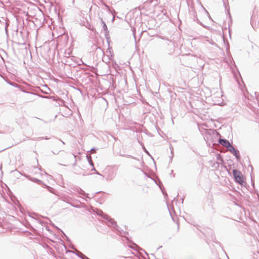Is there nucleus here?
I'll use <instances>...</instances> for the list:
<instances>
[{
  "instance_id": "obj_1",
  "label": "nucleus",
  "mask_w": 259,
  "mask_h": 259,
  "mask_svg": "<svg viewBox=\"0 0 259 259\" xmlns=\"http://www.w3.org/2000/svg\"><path fill=\"white\" fill-rule=\"evenodd\" d=\"M233 175L235 182L240 185H242L244 182L243 176L241 172L238 169H234L233 170Z\"/></svg>"
},
{
  "instance_id": "obj_2",
  "label": "nucleus",
  "mask_w": 259,
  "mask_h": 259,
  "mask_svg": "<svg viewBox=\"0 0 259 259\" xmlns=\"http://www.w3.org/2000/svg\"><path fill=\"white\" fill-rule=\"evenodd\" d=\"M100 215L107 221L108 223H109V225H110L113 228H116L117 227L116 222H115L113 219L111 218L107 214H105L102 210L100 211Z\"/></svg>"
},
{
  "instance_id": "obj_3",
  "label": "nucleus",
  "mask_w": 259,
  "mask_h": 259,
  "mask_svg": "<svg viewBox=\"0 0 259 259\" xmlns=\"http://www.w3.org/2000/svg\"><path fill=\"white\" fill-rule=\"evenodd\" d=\"M116 173L114 170L110 169L107 171L106 174V180L108 181H112L114 179V178L116 176Z\"/></svg>"
},
{
  "instance_id": "obj_4",
  "label": "nucleus",
  "mask_w": 259,
  "mask_h": 259,
  "mask_svg": "<svg viewBox=\"0 0 259 259\" xmlns=\"http://www.w3.org/2000/svg\"><path fill=\"white\" fill-rule=\"evenodd\" d=\"M228 150L235 156L237 161L240 160V155L239 151L236 149L233 145Z\"/></svg>"
},
{
  "instance_id": "obj_5",
  "label": "nucleus",
  "mask_w": 259,
  "mask_h": 259,
  "mask_svg": "<svg viewBox=\"0 0 259 259\" xmlns=\"http://www.w3.org/2000/svg\"><path fill=\"white\" fill-rule=\"evenodd\" d=\"M219 143L221 145L227 148L228 150L230 147L232 146V145L229 142V141L225 139L220 138L219 140Z\"/></svg>"
},
{
  "instance_id": "obj_6",
  "label": "nucleus",
  "mask_w": 259,
  "mask_h": 259,
  "mask_svg": "<svg viewBox=\"0 0 259 259\" xmlns=\"http://www.w3.org/2000/svg\"><path fill=\"white\" fill-rule=\"evenodd\" d=\"M9 84H10L12 86H13L15 88H19L20 89V90H21L22 91L24 92H25V93H28V94H32V95H35L34 94H33V93L32 92H26L25 91H24L21 87V86H20L19 84H18L17 83L14 82H11V81L10 80H8L7 81Z\"/></svg>"
},
{
  "instance_id": "obj_7",
  "label": "nucleus",
  "mask_w": 259,
  "mask_h": 259,
  "mask_svg": "<svg viewBox=\"0 0 259 259\" xmlns=\"http://www.w3.org/2000/svg\"><path fill=\"white\" fill-rule=\"evenodd\" d=\"M235 68L237 67V66H234ZM236 70H235L234 69L231 68L232 73L234 75V78L236 79V81L239 83V77H241V75L239 71L236 69Z\"/></svg>"
},
{
  "instance_id": "obj_8",
  "label": "nucleus",
  "mask_w": 259,
  "mask_h": 259,
  "mask_svg": "<svg viewBox=\"0 0 259 259\" xmlns=\"http://www.w3.org/2000/svg\"><path fill=\"white\" fill-rule=\"evenodd\" d=\"M77 192L79 194L82 195L84 196H85L87 198L91 199V198H93L95 196V194H93L92 197H91L89 196V194L86 193L84 191H83L81 188H79L77 190Z\"/></svg>"
},
{
  "instance_id": "obj_9",
  "label": "nucleus",
  "mask_w": 259,
  "mask_h": 259,
  "mask_svg": "<svg viewBox=\"0 0 259 259\" xmlns=\"http://www.w3.org/2000/svg\"><path fill=\"white\" fill-rule=\"evenodd\" d=\"M27 178L31 181L36 183L38 184H41L43 183L42 181L38 180L35 178L30 177V176H27Z\"/></svg>"
},
{
  "instance_id": "obj_10",
  "label": "nucleus",
  "mask_w": 259,
  "mask_h": 259,
  "mask_svg": "<svg viewBox=\"0 0 259 259\" xmlns=\"http://www.w3.org/2000/svg\"><path fill=\"white\" fill-rule=\"evenodd\" d=\"M158 181H159V184H158L156 181H155V182L156 183V184H157L158 185V186L160 188V190H161L164 196L167 197V195L166 193L164 191V188L162 186L161 182H160V181L159 180H158Z\"/></svg>"
},
{
  "instance_id": "obj_11",
  "label": "nucleus",
  "mask_w": 259,
  "mask_h": 259,
  "mask_svg": "<svg viewBox=\"0 0 259 259\" xmlns=\"http://www.w3.org/2000/svg\"><path fill=\"white\" fill-rule=\"evenodd\" d=\"M86 157H87V159L88 160V161H89V163L90 164V165H92V166H93L94 165V163L92 161V157L90 155H87L86 156Z\"/></svg>"
},
{
  "instance_id": "obj_12",
  "label": "nucleus",
  "mask_w": 259,
  "mask_h": 259,
  "mask_svg": "<svg viewBox=\"0 0 259 259\" xmlns=\"http://www.w3.org/2000/svg\"><path fill=\"white\" fill-rule=\"evenodd\" d=\"M75 254H76L77 256H78L79 257L81 258V259L83 257V255H85L82 253L80 252L78 250H76V252H73Z\"/></svg>"
},
{
  "instance_id": "obj_13",
  "label": "nucleus",
  "mask_w": 259,
  "mask_h": 259,
  "mask_svg": "<svg viewBox=\"0 0 259 259\" xmlns=\"http://www.w3.org/2000/svg\"><path fill=\"white\" fill-rule=\"evenodd\" d=\"M169 149L170 150L171 156H170V160L171 161L174 156V148L171 144H169Z\"/></svg>"
},
{
  "instance_id": "obj_14",
  "label": "nucleus",
  "mask_w": 259,
  "mask_h": 259,
  "mask_svg": "<svg viewBox=\"0 0 259 259\" xmlns=\"http://www.w3.org/2000/svg\"><path fill=\"white\" fill-rule=\"evenodd\" d=\"M210 233H211V235H212V236H211V239H212V240L213 242H214L215 243H217V244H219V245H220V246H221V244L220 243V242H217V241H216V238H215V237L214 236H213V234H212V231H211V230H210Z\"/></svg>"
},
{
  "instance_id": "obj_15",
  "label": "nucleus",
  "mask_w": 259,
  "mask_h": 259,
  "mask_svg": "<svg viewBox=\"0 0 259 259\" xmlns=\"http://www.w3.org/2000/svg\"><path fill=\"white\" fill-rule=\"evenodd\" d=\"M42 139H46V140H48V139H49V138H48L47 137H38V138H36V140L37 141H40Z\"/></svg>"
},
{
  "instance_id": "obj_16",
  "label": "nucleus",
  "mask_w": 259,
  "mask_h": 259,
  "mask_svg": "<svg viewBox=\"0 0 259 259\" xmlns=\"http://www.w3.org/2000/svg\"><path fill=\"white\" fill-rule=\"evenodd\" d=\"M134 247L130 246V247L135 250H137V249L139 247L137 245L134 243Z\"/></svg>"
},
{
  "instance_id": "obj_17",
  "label": "nucleus",
  "mask_w": 259,
  "mask_h": 259,
  "mask_svg": "<svg viewBox=\"0 0 259 259\" xmlns=\"http://www.w3.org/2000/svg\"><path fill=\"white\" fill-rule=\"evenodd\" d=\"M120 156H125L126 157H131V158H134V157L133 156H132V155H122V154H120Z\"/></svg>"
},
{
  "instance_id": "obj_18",
  "label": "nucleus",
  "mask_w": 259,
  "mask_h": 259,
  "mask_svg": "<svg viewBox=\"0 0 259 259\" xmlns=\"http://www.w3.org/2000/svg\"><path fill=\"white\" fill-rule=\"evenodd\" d=\"M142 148L146 153H147L148 155H150L149 152L147 150V149L145 148L144 146H142Z\"/></svg>"
},
{
  "instance_id": "obj_19",
  "label": "nucleus",
  "mask_w": 259,
  "mask_h": 259,
  "mask_svg": "<svg viewBox=\"0 0 259 259\" xmlns=\"http://www.w3.org/2000/svg\"><path fill=\"white\" fill-rule=\"evenodd\" d=\"M96 149L95 148H92V149L90 150V151H91V152H95V151H96Z\"/></svg>"
},
{
  "instance_id": "obj_20",
  "label": "nucleus",
  "mask_w": 259,
  "mask_h": 259,
  "mask_svg": "<svg viewBox=\"0 0 259 259\" xmlns=\"http://www.w3.org/2000/svg\"><path fill=\"white\" fill-rule=\"evenodd\" d=\"M41 98H49V97H47V96H41V95H39V96Z\"/></svg>"
},
{
  "instance_id": "obj_21",
  "label": "nucleus",
  "mask_w": 259,
  "mask_h": 259,
  "mask_svg": "<svg viewBox=\"0 0 259 259\" xmlns=\"http://www.w3.org/2000/svg\"><path fill=\"white\" fill-rule=\"evenodd\" d=\"M74 156V157L75 158V162H74V163L73 164V165L74 166L76 164V155H73Z\"/></svg>"
},
{
  "instance_id": "obj_22",
  "label": "nucleus",
  "mask_w": 259,
  "mask_h": 259,
  "mask_svg": "<svg viewBox=\"0 0 259 259\" xmlns=\"http://www.w3.org/2000/svg\"><path fill=\"white\" fill-rule=\"evenodd\" d=\"M83 257L82 259H90L88 257H87L86 255H83Z\"/></svg>"
},
{
  "instance_id": "obj_23",
  "label": "nucleus",
  "mask_w": 259,
  "mask_h": 259,
  "mask_svg": "<svg viewBox=\"0 0 259 259\" xmlns=\"http://www.w3.org/2000/svg\"><path fill=\"white\" fill-rule=\"evenodd\" d=\"M255 94L256 95V99L258 100V96H259V93L257 94V95H256V93L255 92Z\"/></svg>"
},
{
  "instance_id": "obj_24",
  "label": "nucleus",
  "mask_w": 259,
  "mask_h": 259,
  "mask_svg": "<svg viewBox=\"0 0 259 259\" xmlns=\"http://www.w3.org/2000/svg\"><path fill=\"white\" fill-rule=\"evenodd\" d=\"M115 89V87L113 86V83L111 85V90Z\"/></svg>"
},
{
  "instance_id": "obj_25",
  "label": "nucleus",
  "mask_w": 259,
  "mask_h": 259,
  "mask_svg": "<svg viewBox=\"0 0 259 259\" xmlns=\"http://www.w3.org/2000/svg\"><path fill=\"white\" fill-rule=\"evenodd\" d=\"M92 170H95V171H96V169H95V168L94 167V166H93V168H92Z\"/></svg>"
},
{
  "instance_id": "obj_26",
  "label": "nucleus",
  "mask_w": 259,
  "mask_h": 259,
  "mask_svg": "<svg viewBox=\"0 0 259 259\" xmlns=\"http://www.w3.org/2000/svg\"><path fill=\"white\" fill-rule=\"evenodd\" d=\"M53 153L55 154H57L58 153V152L56 153V151H55V152L53 151Z\"/></svg>"
},
{
  "instance_id": "obj_27",
  "label": "nucleus",
  "mask_w": 259,
  "mask_h": 259,
  "mask_svg": "<svg viewBox=\"0 0 259 259\" xmlns=\"http://www.w3.org/2000/svg\"><path fill=\"white\" fill-rule=\"evenodd\" d=\"M53 153L55 154H57L58 153V152L56 153V151H55V152L53 151Z\"/></svg>"
},
{
  "instance_id": "obj_28",
  "label": "nucleus",
  "mask_w": 259,
  "mask_h": 259,
  "mask_svg": "<svg viewBox=\"0 0 259 259\" xmlns=\"http://www.w3.org/2000/svg\"><path fill=\"white\" fill-rule=\"evenodd\" d=\"M46 187H48V188H49V190L50 192H51V191H50V189H51V188H50V187H49L48 186H47V185H46Z\"/></svg>"
},
{
  "instance_id": "obj_29",
  "label": "nucleus",
  "mask_w": 259,
  "mask_h": 259,
  "mask_svg": "<svg viewBox=\"0 0 259 259\" xmlns=\"http://www.w3.org/2000/svg\"><path fill=\"white\" fill-rule=\"evenodd\" d=\"M96 174L99 175L101 176V175L100 173H99L98 171H96Z\"/></svg>"
},
{
  "instance_id": "obj_30",
  "label": "nucleus",
  "mask_w": 259,
  "mask_h": 259,
  "mask_svg": "<svg viewBox=\"0 0 259 259\" xmlns=\"http://www.w3.org/2000/svg\"><path fill=\"white\" fill-rule=\"evenodd\" d=\"M5 66L6 67V69H8L7 66V65H5Z\"/></svg>"
},
{
  "instance_id": "obj_31",
  "label": "nucleus",
  "mask_w": 259,
  "mask_h": 259,
  "mask_svg": "<svg viewBox=\"0 0 259 259\" xmlns=\"http://www.w3.org/2000/svg\"><path fill=\"white\" fill-rule=\"evenodd\" d=\"M63 233L64 235L67 237V236H66L65 234H64V233H63Z\"/></svg>"
},
{
  "instance_id": "obj_32",
  "label": "nucleus",
  "mask_w": 259,
  "mask_h": 259,
  "mask_svg": "<svg viewBox=\"0 0 259 259\" xmlns=\"http://www.w3.org/2000/svg\"><path fill=\"white\" fill-rule=\"evenodd\" d=\"M61 142L63 144H64V142H63V141H61Z\"/></svg>"
},
{
  "instance_id": "obj_33",
  "label": "nucleus",
  "mask_w": 259,
  "mask_h": 259,
  "mask_svg": "<svg viewBox=\"0 0 259 259\" xmlns=\"http://www.w3.org/2000/svg\"><path fill=\"white\" fill-rule=\"evenodd\" d=\"M79 91L81 92V90L80 89H77Z\"/></svg>"
},
{
  "instance_id": "obj_34",
  "label": "nucleus",
  "mask_w": 259,
  "mask_h": 259,
  "mask_svg": "<svg viewBox=\"0 0 259 259\" xmlns=\"http://www.w3.org/2000/svg\"><path fill=\"white\" fill-rule=\"evenodd\" d=\"M202 234H204L206 236H207L206 235H205L204 232H202Z\"/></svg>"
},
{
  "instance_id": "obj_35",
  "label": "nucleus",
  "mask_w": 259,
  "mask_h": 259,
  "mask_svg": "<svg viewBox=\"0 0 259 259\" xmlns=\"http://www.w3.org/2000/svg\"><path fill=\"white\" fill-rule=\"evenodd\" d=\"M74 169H75V170H77V168H74Z\"/></svg>"
}]
</instances>
